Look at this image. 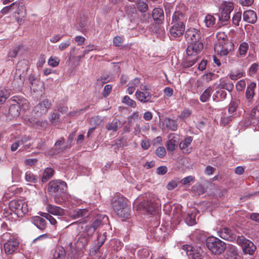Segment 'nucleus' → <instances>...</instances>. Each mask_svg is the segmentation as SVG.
<instances>
[{
    "instance_id": "f257e3e1",
    "label": "nucleus",
    "mask_w": 259,
    "mask_h": 259,
    "mask_svg": "<svg viewBox=\"0 0 259 259\" xmlns=\"http://www.w3.org/2000/svg\"><path fill=\"white\" fill-rule=\"evenodd\" d=\"M189 44L186 50L187 56L183 62V65L186 68L191 67L198 61L197 55L201 52L203 48V42H194Z\"/></svg>"
},
{
    "instance_id": "f03ea898",
    "label": "nucleus",
    "mask_w": 259,
    "mask_h": 259,
    "mask_svg": "<svg viewBox=\"0 0 259 259\" xmlns=\"http://www.w3.org/2000/svg\"><path fill=\"white\" fill-rule=\"evenodd\" d=\"M112 207L117 214L122 218H128L130 215V206L127 200L123 197H116L113 198Z\"/></svg>"
},
{
    "instance_id": "7ed1b4c3",
    "label": "nucleus",
    "mask_w": 259,
    "mask_h": 259,
    "mask_svg": "<svg viewBox=\"0 0 259 259\" xmlns=\"http://www.w3.org/2000/svg\"><path fill=\"white\" fill-rule=\"evenodd\" d=\"M2 240L7 241L4 244V251L8 255L14 253L18 249L19 241L16 236L9 232L4 233L1 236Z\"/></svg>"
},
{
    "instance_id": "20e7f679",
    "label": "nucleus",
    "mask_w": 259,
    "mask_h": 259,
    "mask_svg": "<svg viewBox=\"0 0 259 259\" xmlns=\"http://www.w3.org/2000/svg\"><path fill=\"white\" fill-rule=\"evenodd\" d=\"M206 244L211 253L215 255L221 254L226 248V243L224 241L213 236L207 238Z\"/></svg>"
},
{
    "instance_id": "39448f33",
    "label": "nucleus",
    "mask_w": 259,
    "mask_h": 259,
    "mask_svg": "<svg viewBox=\"0 0 259 259\" xmlns=\"http://www.w3.org/2000/svg\"><path fill=\"white\" fill-rule=\"evenodd\" d=\"M9 209L18 218L23 217L28 212L26 202L23 200H13L9 204Z\"/></svg>"
},
{
    "instance_id": "423d86ee",
    "label": "nucleus",
    "mask_w": 259,
    "mask_h": 259,
    "mask_svg": "<svg viewBox=\"0 0 259 259\" xmlns=\"http://www.w3.org/2000/svg\"><path fill=\"white\" fill-rule=\"evenodd\" d=\"M237 242L245 254L253 255L256 250V247L253 243L243 236L238 237Z\"/></svg>"
},
{
    "instance_id": "0eeeda50",
    "label": "nucleus",
    "mask_w": 259,
    "mask_h": 259,
    "mask_svg": "<svg viewBox=\"0 0 259 259\" xmlns=\"http://www.w3.org/2000/svg\"><path fill=\"white\" fill-rule=\"evenodd\" d=\"M28 101L24 99H18L15 103L12 104L9 107V114L12 117H18L20 113V109L26 110L28 108Z\"/></svg>"
},
{
    "instance_id": "6e6552de",
    "label": "nucleus",
    "mask_w": 259,
    "mask_h": 259,
    "mask_svg": "<svg viewBox=\"0 0 259 259\" xmlns=\"http://www.w3.org/2000/svg\"><path fill=\"white\" fill-rule=\"evenodd\" d=\"M186 40L188 44L203 42L202 35L199 30L191 28L187 29L185 33Z\"/></svg>"
},
{
    "instance_id": "1a4fd4ad",
    "label": "nucleus",
    "mask_w": 259,
    "mask_h": 259,
    "mask_svg": "<svg viewBox=\"0 0 259 259\" xmlns=\"http://www.w3.org/2000/svg\"><path fill=\"white\" fill-rule=\"evenodd\" d=\"M67 184L60 180H52L49 182L48 191L52 194H57L63 193L66 189Z\"/></svg>"
},
{
    "instance_id": "9d476101",
    "label": "nucleus",
    "mask_w": 259,
    "mask_h": 259,
    "mask_svg": "<svg viewBox=\"0 0 259 259\" xmlns=\"http://www.w3.org/2000/svg\"><path fill=\"white\" fill-rule=\"evenodd\" d=\"M182 253H186L189 259H202L203 251L200 248L195 249L189 245H184L182 247Z\"/></svg>"
},
{
    "instance_id": "9b49d317",
    "label": "nucleus",
    "mask_w": 259,
    "mask_h": 259,
    "mask_svg": "<svg viewBox=\"0 0 259 259\" xmlns=\"http://www.w3.org/2000/svg\"><path fill=\"white\" fill-rule=\"evenodd\" d=\"M214 50L221 56H226L234 49V44L227 40L226 42H218L214 46Z\"/></svg>"
},
{
    "instance_id": "f8f14e48",
    "label": "nucleus",
    "mask_w": 259,
    "mask_h": 259,
    "mask_svg": "<svg viewBox=\"0 0 259 259\" xmlns=\"http://www.w3.org/2000/svg\"><path fill=\"white\" fill-rule=\"evenodd\" d=\"M13 10L14 11L13 17L15 18V20L19 24H22L23 22V19L26 15V9L24 6L17 3V6L14 7Z\"/></svg>"
},
{
    "instance_id": "ddd939ff",
    "label": "nucleus",
    "mask_w": 259,
    "mask_h": 259,
    "mask_svg": "<svg viewBox=\"0 0 259 259\" xmlns=\"http://www.w3.org/2000/svg\"><path fill=\"white\" fill-rule=\"evenodd\" d=\"M21 63V62H19L17 64V69L12 82L13 84L16 88H19L22 87L25 80L24 72L19 68L20 66Z\"/></svg>"
},
{
    "instance_id": "4468645a",
    "label": "nucleus",
    "mask_w": 259,
    "mask_h": 259,
    "mask_svg": "<svg viewBox=\"0 0 259 259\" xmlns=\"http://www.w3.org/2000/svg\"><path fill=\"white\" fill-rule=\"evenodd\" d=\"M52 106L51 102L48 99H45L34 107V110L40 114L46 113Z\"/></svg>"
},
{
    "instance_id": "2eb2a0df",
    "label": "nucleus",
    "mask_w": 259,
    "mask_h": 259,
    "mask_svg": "<svg viewBox=\"0 0 259 259\" xmlns=\"http://www.w3.org/2000/svg\"><path fill=\"white\" fill-rule=\"evenodd\" d=\"M141 206L147 212L152 213L160 206L159 200L150 199L147 201H144L142 203Z\"/></svg>"
},
{
    "instance_id": "dca6fc26",
    "label": "nucleus",
    "mask_w": 259,
    "mask_h": 259,
    "mask_svg": "<svg viewBox=\"0 0 259 259\" xmlns=\"http://www.w3.org/2000/svg\"><path fill=\"white\" fill-rule=\"evenodd\" d=\"M172 25L169 29V34L171 37L176 38L182 36L185 30V25L172 24Z\"/></svg>"
},
{
    "instance_id": "f3484780",
    "label": "nucleus",
    "mask_w": 259,
    "mask_h": 259,
    "mask_svg": "<svg viewBox=\"0 0 259 259\" xmlns=\"http://www.w3.org/2000/svg\"><path fill=\"white\" fill-rule=\"evenodd\" d=\"M152 95L150 92H142L137 90L135 93L136 98L142 103H151Z\"/></svg>"
},
{
    "instance_id": "a211bd4d",
    "label": "nucleus",
    "mask_w": 259,
    "mask_h": 259,
    "mask_svg": "<svg viewBox=\"0 0 259 259\" xmlns=\"http://www.w3.org/2000/svg\"><path fill=\"white\" fill-rule=\"evenodd\" d=\"M152 17L156 24L158 25L162 24L164 20L163 10L160 8H154L152 12Z\"/></svg>"
},
{
    "instance_id": "6ab92c4d",
    "label": "nucleus",
    "mask_w": 259,
    "mask_h": 259,
    "mask_svg": "<svg viewBox=\"0 0 259 259\" xmlns=\"http://www.w3.org/2000/svg\"><path fill=\"white\" fill-rule=\"evenodd\" d=\"M192 140L193 138L189 136L186 137L180 142L179 147L184 153L189 154L191 152Z\"/></svg>"
},
{
    "instance_id": "aec40b11",
    "label": "nucleus",
    "mask_w": 259,
    "mask_h": 259,
    "mask_svg": "<svg viewBox=\"0 0 259 259\" xmlns=\"http://www.w3.org/2000/svg\"><path fill=\"white\" fill-rule=\"evenodd\" d=\"M218 235L223 239L233 241L235 239V236L232 231L228 228H224L218 232Z\"/></svg>"
},
{
    "instance_id": "412c9836",
    "label": "nucleus",
    "mask_w": 259,
    "mask_h": 259,
    "mask_svg": "<svg viewBox=\"0 0 259 259\" xmlns=\"http://www.w3.org/2000/svg\"><path fill=\"white\" fill-rule=\"evenodd\" d=\"M186 21V18L184 14L181 11H175L172 15L171 24H178L185 25Z\"/></svg>"
},
{
    "instance_id": "4be33fe9",
    "label": "nucleus",
    "mask_w": 259,
    "mask_h": 259,
    "mask_svg": "<svg viewBox=\"0 0 259 259\" xmlns=\"http://www.w3.org/2000/svg\"><path fill=\"white\" fill-rule=\"evenodd\" d=\"M31 222L40 230H44L47 227V222L44 217L34 216L31 218Z\"/></svg>"
},
{
    "instance_id": "5701e85b",
    "label": "nucleus",
    "mask_w": 259,
    "mask_h": 259,
    "mask_svg": "<svg viewBox=\"0 0 259 259\" xmlns=\"http://www.w3.org/2000/svg\"><path fill=\"white\" fill-rule=\"evenodd\" d=\"M46 209L49 214L58 216H63L65 214L64 210L56 205L48 204L46 206Z\"/></svg>"
},
{
    "instance_id": "b1692460",
    "label": "nucleus",
    "mask_w": 259,
    "mask_h": 259,
    "mask_svg": "<svg viewBox=\"0 0 259 259\" xmlns=\"http://www.w3.org/2000/svg\"><path fill=\"white\" fill-rule=\"evenodd\" d=\"M226 255L227 259H241L237 247L234 245L228 246Z\"/></svg>"
},
{
    "instance_id": "393cba45",
    "label": "nucleus",
    "mask_w": 259,
    "mask_h": 259,
    "mask_svg": "<svg viewBox=\"0 0 259 259\" xmlns=\"http://www.w3.org/2000/svg\"><path fill=\"white\" fill-rule=\"evenodd\" d=\"M243 20L248 23H253L257 20L255 13L252 10L246 11L243 13Z\"/></svg>"
},
{
    "instance_id": "a878e982",
    "label": "nucleus",
    "mask_w": 259,
    "mask_h": 259,
    "mask_svg": "<svg viewBox=\"0 0 259 259\" xmlns=\"http://www.w3.org/2000/svg\"><path fill=\"white\" fill-rule=\"evenodd\" d=\"M218 87L220 89H225L229 92H231L234 89V84L232 82L223 78L220 79Z\"/></svg>"
},
{
    "instance_id": "bb28decb",
    "label": "nucleus",
    "mask_w": 259,
    "mask_h": 259,
    "mask_svg": "<svg viewBox=\"0 0 259 259\" xmlns=\"http://www.w3.org/2000/svg\"><path fill=\"white\" fill-rule=\"evenodd\" d=\"M88 215V210L85 209H77L70 213V217L73 219L82 218Z\"/></svg>"
},
{
    "instance_id": "cd10ccee",
    "label": "nucleus",
    "mask_w": 259,
    "mask_h": 259,
    "mask_svg": "<svg viewBox=\"0 0 259 259\" xmlns=\"http://www.w3.org/2000/svg\"><path fill=\"white\" fill-rule=\"evenodd\" d=\"M240 104V100L236 98L232 99L228 106V111L229 113L232 114L234 113L236 111Z\"/></svg>"
},
{
    "instance_id": "c85d7f7f",
    "label": "nucleus",
    "mask_w": 259,
    "mask_h": 259,
    "mask_svg": "<svg viewBox=\"0 0 259 259\" xmlns=\"http://www.w3.org/2000/svg\"><path fill=\"white\" fill-rule=\"evenodd\" d=\"M166 127L172 131H176L178 129L177 121L170 118H166L164 120Z\"/></svg>"
},
{
    "instance_id": "c756f323",
    "label": "nucleus",
    "mask_w": 259,
    "mask_h": 259,
    "mask_svg": "<svg viewBox=\"0 0 259 259\" xmlns=\"http://www.w3.org/2000/svg\"><path fill=\"white\" fill-rule=\"evenodd\" d=\"M250 118L252 124H254L256 121H259V104H257L252 109L250 114Z\"/></svg>"
},
{
    "instance_id": "7c9ffc66",
    "label": "nucleus",
    "mask_w": 259,
    "mask_h": 259,
    "mask_svg": "<svg viewBox=\"0 0 259 259\" xmlns=\"http://www.w3.org/2000/svg\"><path fill=\"white\" fill-rule=\"evenodd\" d=\"M256 87V84L254 82H251L248 86L246 91V97L250 102L251 99L254 95V89Z\"/></svg>"
},
{
    "instance_id": "2f4dec72",
    "label": "nucleus",
    "mask_w": 259,
    "mask_h": 259,
    "mask_svg": "<svg viewBox=\"0 0 259 259\" xmlns=\"http://www.w3.org/2000/svg\"><path fill=\"white\" fill-rule=\"evenodd\" d=\"M120 126V122L119 120L116 118H114L111 122L108 123L106 125V128L108 131L115 132L117 131L119 126Z\"/></svg>"
},
{
    "instance_id": "473e14b6",
    "label": "nucleus",
    "mask_w": 259,
    "mask_h": 259,
    "mask_svg": "<svg viewBox=\"0 0 259 259\" xmlns=\"http://www.w3.org/2000/svg\"><path fill=\"white\" fill-rule=\"evenodd\" d=\"M196 213L195 212L188 213L185 217V221L186 223L189 226H193L196 224Z\"/></svg>"
},
{
    "instance_id": "72a5a7b5",
    "label": "nucleus",
    "mask_w": 259,
    "mask_h": 259,
    "mask_svg": "<svg viewBox=\"0 0 259 259\" xmlns=\"http://www.w3.org/2000/svg\"><path fill=\"white\" fill-rule=\"evenodd\" d=\"M136 5L137 9L141 13H144L148 10V5L145 1L138 0L136 2Z\"/></svg>"
},
{
    "instance_id": "f704fd0d",
    "label": "nucleus",
    "mask_w": 259,
    "mask_h": 259,
    "mask_svg": "<svg viewBox=\"0 0 259 259\" xmlns=\"http://www.w3.org/2000/svg\"><path fill=\"white\" fill-rule=\"evenodd\" d=\"M54 170L50 167L46 168L43 173L41 181L43 183H45L50 179L54 175Z\"/></svg>"
},
{
    "instance_id": "c9c22d12",
    "label": "nucleus",
    "mask_w": 259,
    "mask_h": 259,
    "mask_svg": "<svg viewBox=\"0 0 259 259\" xmlns=\"http://www.w3.org/2000/svg\"><path fill=\"white\" fill-rule=\"evenodd\" d=\"M212 89L209 87L206 89L200 97V100L202 102H206L209 100L212 92Z\"/></svg>"
},
{
    "instance_id": "e433bc0d",
    "label": "nucleus",
    "mask_w": 259,
    "mask_h": 259,
    "mask_svg": "<svg viewBox=\"0 0 259 259\" xmlns=\"http://www.w3.org/2000/svg\"><path fill=\"white\" fill-rule=\"evenodd\" d=\"M107 219V217L105 215L103 217L100 216L93 222L91 225L96 230L98 227L103 224V223L105 222V220Z\"/></svg>"
},
{
    "instance_id": "4c0bfd02",
    "label": "nucleus",
    "mask_w": 259,
    "mask_h": 259,
    "mask_svg": "<svg viewBox=\"0 0 259 259\" xmlns=\"http://www.w3.org/2000/svg\"><path fill=\"white\" fill-rule=\"evenodd\" d=\"M66 254L64 248L62 246L58 247L55 250L54 257L56 259H63Z\"/></svg>"
},
{
    "instance_id": "58836bf2",
    "label": "nucleus",
    "mask_w": 259,
    "mask_h": 259,
    "mask_svg": "<svg viewBox=\"0 0 259 259\" xmlns=\"http://www.w3.org/2000/svg\"><path fill=\"white\" fill-rule=\"evenodd\" d=\"M10 96L9 92L5 88H0V105L3 104Z\"/></svg>"
},
{
    "instance_id": "ea45409f",
    "label": "nucleus",
    "mask_w": 259,
    "mask_h": 259,
    "mask_svg": "<svg viewBox=\"0 0 259 259\" xmlns=\"http://www.w3.org/2000/svg\"><path fill=\"white\" fill-rule=\"evenodd\" d=\"M233 9V4L231 2H224L221 7V10H223V12L225 11V12L229 14H230Z\"/></svg>"
},
{
    "instance_id": "a19ab883",
    "label": "nucleus",
    "mask_w": 259,
    "mask_h": 259,
    "mask_svg": "<svg viewBox=\"0 0 259 259\" xmlns=\"http://www.w3.org/2000/svg\"><path fill=\"white\" fill-rule=\"evenodd\" d=\"M25 180L29 183H35L37 182L38 177L32 172L28 171L25 174Z\"/></svg>"
},
{
    "instance_id": "79ce46f5",
    "label": "nucleus",
    "mask_w": 259,
    "mask_h": 259,
    "mask_svg": "<svg viewBox=\"0 0 259 259\" xmlns=\"http://www.w3.org/2000/svg\"><path fill=\"white\" fill-rule=\"evenodd\" d=\"M192 114V111L188 108L184 109L181 113L180 115L178 116V117L183 121H185Z\"/></svg>"
},
{
    "instance_id": "37998d69",
    "label": "nucleus",
    "mask_w": 259,
    "mask_h": 259,
    "mask_svg": "<svg viewBox=\"0 0 259 259\" xmlns=\"http://www.w3.org/2000/svg\"><path fill=\"white\" fill-rule=\"evenodd\" d=\"M177 145L178 141L172 138L167 142L166 146L168 151H173L175 150Z\"/></svg>"
},
{
    "instance_id": "c03bdc74",
    "label": "nucleus",
    "mask_w": 259,
    "mask_h": 259,
    "mask_svg": "<svg viewBox=\"0 0 259 259\" xmlns=\"http://www.w3.org/2000/svg\"><path fill=\"white\" fill-rule=\"evenodd\" d=\"M106 240V233H104L103 234H98L97 237V243L96 245L97 250H99L100 248L103 245Z\"/></svg>"
},
{
    "instance_id": "a18cd8bd",
    "label": "nucleus",
    "mask_w": 259,
    "mask_h": 259,
    "mask_svg": "<svg viewBox=\"0 0 259 259\" xmlns=\"http://www.w3.org/2000/svg\"><path fill=\"white\" fill-rule=\"evenodd\" d=\"M122 103L132 108H135L137 106L136 102L131 99L128 96H125L122 100Z\"/></svg>"
},
{
    "instance_id": "49530a36",
    "label": "nucleus",
    "mask_w": 259,
    "mask_h": 259,
    "mask_svg": "<svg viewBox=\"0 0 259 259\" xmlns=\"http://www.w3.org/2000/svg\"><path fill=\"white\" fill-rule=\"evenodd\" d=\"M215 18L210 15L205 16L204 22L207 27H210L214 24Z\"/></svg>"
},
{
    "instance_id": "de8ad7c7",
    "label": "nucleus",
    "mask_w": 259,
    "mask_h": 259,
    "mask_svg": "<svg viewBox=\"0 0 259 259\" xmlns=\"http://www.w3.org/2000/svg\"><path fill=\"white\" fill-rule=\"evenodd\" d=\"M40 215L48 220L52 225L55 226L57 223L56 220L48 213L41 212Z\"/></svg>"
},
{
    "instance_id": "09e8293b",
    "label": "nucleus",
    "mask_w": 259,
    "mask_h": 259,
    "mask_svg": "<svg viewBox=\"0 0 259 259\" xmlns=\"http://www.w3.org/2000/svg\"><path fill=\"white\" fill-rule=\"evenodd\" d=\"M60 115L57 113H51L49 116V120L52 124L56 125L59 122Z\"/></svg>"
},
{
    "instance_id": "8fccbe9b",
    "label": "nucleus",
    "mask_w": 259,
    "mask_h": 259,
    "mask_svg": "<svg viewBox=\"0 0 259 259\" xmlns=\"http://www.w3.org/2000/svg\"><path fill=\"white\" fill-rule=\"evenodd\" d=\"M60 62V59L57 57H51L48 60V64L53 67H57Z\"/></svg>"
},
{
    "instance_id": "3c124183",
    "label": "nucleus",
    "mask_w": 259,
    "mask_h": 259,
    "mask_svg": "<svg viewBox=\"0 0 259 259\" xmlns=\"http://www.w3.org/2000/svg\"><path fill=\"white\" fill-rule=\"evenodd\" d=\"M248 49V44L246 42H242L239 47V52L241 56H244Z\"/></svg>"
},
{
    "instance_id": "603ef678",
    "label": "nucleus",
    "mask_w": 259,
    "mask_h": 259,
    "mask_svg": "<svg viewBox=\"0 0 259 259\" xmlns=\"http://www.w3.org/2000/svg\"><path fill=\"white\" fill-rule=\"evenodd\" d=\"M25 121L26 123L29 126L37 127L38 125V121L33 117L26 118Z\"/></svg>"
},
{
    "instance_id": "864d4df0",
    "label": "nucleus",
    "mask_w": 259,
    "mask_h": 259,
    "mask_svg": "<svg viewBox=\"0 0 259 259\" xmlns=\"http://www.w3.org/2000/svg\"><path fill=\"white\" fill-rule=\"evenodd\" d=\"M217 37L218 39V42H226L228 40L227 35L223 32H219L217 34Z\"/></svg>"
},
{
    "instance_id": "5fc2aeb1",
    "label": "nucleus",
    "mask_w": 259,
    "mask_h": 259,
    "mask_svg": "<svg viewBox=\"0 0 259 259\" xmlns=\"http://www.w3.org/2000/svg\"><path fill=\"white\" fill-rule=\"evenodd\" d=\"M230 14L223 12V10H221V14L219 15V20L222 22H227L230 19Z\"/></svg>"
},
{
    "instance_id": "6e6d98bb",
    "label": "nucleus",
    "mask_w": 259,
    "mask_h": 259,
    "mask_svg": "<svg viewBox=\"0 0 259 259\" xmlns=\"http://www.w3.org/2000/svg\"><path fill=\"white\" fill-rule=\"evenodd\" d=\"M166 152L163 147H159L155 151L156 155L159 158H163L166 155Z\"/></svg>"
},
{
    "instance_id": "4d7b16f0",
    "label": "nucleus",
    "mask_w": 259,
    "mask_h": 259,
    "mask_svg": "<svg viewBox=\"0 0 259 259\" xmlns=\"http://www.w3.org/2000/svg\"><path fill=\"white\" fill-rule=\"evenodd\" d=\"M241 19V12H237L235 13L233 18L232 21L234 24L236 26H238L239 24V22Z\"/></svg>"
},
{
    "instance_id": "13d9d810",
    "label": "nucleus",
    "mask_w": 259,
    "mask_h": 259,
    "mask_svg": "<svg viewBox=\"0 0 259 259\" xmlns=\"http://www.w3.org/2000/svg\"><path fill=\"white\" fill-rule=\"evenodd\" d=\"M28 80L33 87H34L35 86L38 85V84H41V81L39 80L36 79L35 76L32 74H30L29 76Z\"/></svg>"
},
{
    "instance_id": "bf43d9fd",
    "label": "nucleus",
    "mask_w": 259,
    "mask_h": 259,
    "mask_svg": "<svg viewBox=\"0 0 259 259\" xmlns=\"http://www.w3.org/2000/svg\"><path fill=\"white\" fill-rule=\"evenodd\" d=\"M17 6V3H13L9 6H6L4 7L1 11V13L3 14H6L8 13L9 11H13V9L14 7H16Z\"/></svg>"
},
{
    "instance_id": "052dcab7",
    "label": "nucleus",
    "mask_w": 259,
    "mask_h": 259,
    "mask_svg": "<svg viewBox=\"0 0 259 259\" xmlns=\"http://www.w3.org/2000/svg\"><path fill=\"white\" fill-rule=\"evenodd\" d=\"M57 108L58 111L62 114L66 113L68 110V106L64 104H58Z\"/></svg>"
},
{
    "instance_id": "680f3d73",
    "label": "nucleus",
    "mask_w": 259,
    "mask_h": 259,
    "mask_svg": "<svg viewBox=\"0 0 259 259\" xmlns=\"http://www.w3.org/2000/svg\"><path fill=\"white\" fill-rule=\"evenodd\" d=\"M113 45L115 47H119L123 43V38L120 36H116L113 39Z\"/></svg>"
},
{
    "instance_id": "e2e57ef3",
    "label": "nucleus",
    "mask_w": 259,
    "mask_h": 259,
    "mask_svg": "<svg viewBox=\"0 0 259 259\" xmlns=\"http://www.w3.org/2000/svg\"><path fill=\"white\" fill-rule=\"evenodd\" d=\"M243 76L241 71L232 72L230 74V78L232 80H236Z\"/></svg>"
},
{
    "instance_id": "0e129e2a",
    "label": "nucleus",
    "mask_w": 259,
    "mask_h": 259,
    "mask_svg": "<svg viewBox=\"0 0 259 259\" xmlns=\"http://www.w3.org/2000/svg\"><path fill=\"white\" fill-rule=\"evenodd\" d=\"M84 111H85L84 109H77V110L72 111L69 112L67 114V116H71V117L77 116L78 115H79L80 114L84 112Z\"/></svg>"
},
{
    "instance_id": "69168bd1",
    "label": "nucleus",
    "mask_w": 259,
    "mask_h": 259,
    "mask_svg": "<svg viewBox=\"0 0 259 259\" xmlns=\"http://www.w3.org/2000/svg\"><path fill=\"white\" fill-rule=\"evenodd\" d=\"M258 65L256 63H253L249 69V74L250 76L254 75L258 70Z\"/></svg>"
},
{
    "instance_id": "338daca9",
    "label": "nucleus",
    "mask_w": 259,
    "mask_h": 259,
    "mask_svg": "<svg viewBox=\"0 0 259 259\" xmlns=\"http://www.w3.org/2000/svg\"><path fill=\"white\" fill-rule=\"evenodd\" d=\"M245 82L244 80H240L236 84V90L238 91H242L245 88Z\"/></svg>"
},
{
    "instance_id": "774afa93",
    "label": "nucleus",
    "mask_w": 259,
    "mask_h": 259,
    "mask_svg": "<svg viewBox=\"0 0 259 259\" xmlns=\"http://www.w3.org/2000/svg\"><path fill=\"white\" fill-rule=\"evenodd\" d=\"M70 40L69 39L61 42L59 46V49L63 51L67 49L70 45Z\"/></svg>"
}]
</instances>
